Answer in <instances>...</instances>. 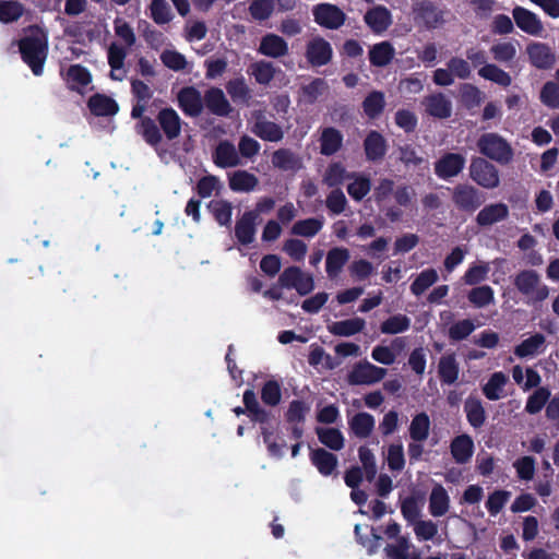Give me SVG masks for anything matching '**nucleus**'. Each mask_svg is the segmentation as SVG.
Wrapping results in <instances>:
<instances>
[{
	"instance_id": "1",
	"label": "nucleus",
	"mask_w": 559,
	"mask_h": 559,
	"mask_svg": "<svg viewBox=\"0 0 559 559\" xmlns=\"http://www.w3.org/2000/svg\"><path fill=\"white\" fill-rule=\"evenodd\" d=\"M21 59L28 66L35 76L44 73V67L48 57V36L40 31L36 35H26L17 41Z\"/></svg>"
},
{
	"instance_id": "2",
	"label": "nucleus",
	"mask_w": 559,
	"mask_h": 559,
	"mask_svg": "<svg viewBox=\"0 0 559 559\" xmlns=\"http://www.w3.org/2000/svg\"><path fill=\"white\" fill-rule=\"evenodd\" d=\"M413 19L416 26L433 31L443 27L451 15V11L435 0H419L413 4Z\"/></svg>"
},
{
	"instance_id": "3",
	"label": "nucleus",
	"mask_w": 559,
	"mask_h": 559,
	"mask_svg": "<svg viewBox=\"0 0 559 559\" xmlns=\"http://www.w3.org/2000/svg\"><path fill=\"white\" fill-rule=\"evenodd\" d=\"M513 285L532 305L540 304L549 296V287L542 283L540 276L535 270L520 271L514 276Z\"/></svg>"
},
{
	"instance_id": "4",
	"label": "nucleus",
	"mask_w": 559,
	"mask_h": 559,
	"mask_svg": "<svg viewBox=\"0 0 559 559\" xmlns=\"http://www.w3.org/2000/svg\"><path fill=\"white\" fill-rule=\"evenodd\" d=\"M476 146L481 155L500 165H507L513 159L512 146L498 133L487 132L481 134L476 142Z\"/></svg>"
},
{
	"instance_id": "5",
	"label": "nucleus",
	"mask_w": 559,
	"mask_h": 559,
	"mask_svg": "<svg viewBox=\"0 0 559 559\" xmlns=\"http://www.w3.org/2000/svg\"><path fill=\"white\" fill-rule=\"evenodd\" d=\"M146 109L147 103L136 100L131 109V118L138 120L135 123V132L142 136L146 144L157 148L162 143V133L156 121L144 115Z\"/></svg>"
},
{
	"instance_id": "6",
	"label": "nucleus",
	"mask_w": 559,
	"mask_h": 559,
	"mask_svg": "<svg viewBox=\"0 0 559 559\" xmlns=\"http://www.w3.org/2000/svg\"><path fill=\"white\" fill-rule=\"evenodd\" d=\"M454 206L464 213L473 214L486 201V194L471 183H457L451 190Z\"/></svg>"
},
{
	"instance_id": "7",
	"label": "nucleus",
	"mask_w": 559,
	"mask_h": 559,
	"mask_svg": "<svg viewBox=\"0 0 559 559\" xmlns=\"http://www.w3.org/2000/svg\"><path fill=\"white\" fill-rule=\"evenodd\" d=\"M468 170L469 178L484 189L493 190L500 186L499 169L484 157H473Z\"/></svg>"
},
{
	"instance_id": "8",
	"label": "nucleus",
	"mask_w": 559,
	"mask_h": 559,
	"mask_svg": "<svg viewBox=\"0 0 559 559\" xmlns=\"http://www.w3.org/2000/svg\"><path fill=\"white\" fill-rule=\"evenodd\" d=\"M305 57L312 68H320L332 61L333 48L326 39L317 36L307 43Z\"/></svg>"
},
{
	"instance_id": "9",
	"label": "nucleus",
	"mask_w": 559,
	"mask_h": 559,
	"mask_svg": "<svg viewBox=\"0 0 559 559\" xmlns=\"http://www.w3.org/2000/svg\"><path fill=\"white\" fill-rule=\"evenodd\" d=\"M313 20L328 29H338L346 21V14L335 4L319 3L312 9Z\"/></svg>"
},
{
	"instance_id": "10",
	"label": "nucleus",
	"mask_w": 559,
	"mask_h": 559,
	"mask_svg": "<svg viewBox=\"0 0 559 559\" xmlns=\"http://www.w3.org/2000/svg\"><path fill=\"white\" fill-rule=\"evenodd\" d=\"M466 164V158L460 153L445 152L435 162V174L439 179L449 180L459 176Z\"/></svg>"
},
{
	"instance_id": "11",
	"label": "nucleus",
	"mask_w": 559,
	"mask_h": 559,
	"mask_svg": "<svg viewBox=\"0 0 559 559\" xmlns=\"http://www.w3.org/2000/svg\"><path fill=\"white\" fill-rule=\"evenodd\" d=\"M386 374L384 368L372 365L369 361L357 362L347 376L352 385L373 384L381 381Z\"/></svg>"
},
{
	"instance_id": "12",
	"label": "nucleus",
	"mask_w": 559,
	"mask_h": 559,
	"mask_svg": "<svg viewBox=\"0 0 559 559\" xmlns=\"http://www.w3.org/2000/svg\"><path fill=\"white\" fill-rule=\"evenodd\" d=\"M156 123L168 141H174L181 134L183 121L173 107L162 108L156 115Z\"/></svg>"
},
{
	"instance_id": "13",
	"label": "nucleus",
	"mask_w": 559,
	"mask_h": 559,
	"mask_svg": "<svg viewBox=\"0 0 559 559\" xmlns=\"http://www.w3.org/2000/svg\"><path fill=\"white\" fill-rule=\"evenodd\" d=\"M251 132L267 142H280L284 138L282 127L274 121L267 120L262 111H255L253 114Z\"/></svg>"
},
{
	"instance_id": "14",
	"label": "nucleus",
	"mask_w": 559,
	"mask_h": 559,
	"mask_svg": "<svg viewBox=\"0 0 559 559\" xmlns=\"http://www.w3.org/2000/svg\"><path fill=\"white\" fill-rule=\"evenodd\" d=\"M512 16L515 25L525 34L537 37L544 32V25L539 16L524 7L515 5L512 10Z\"/></svg>"
},
{
	"instance_id": "15",
	"label": "nucleus",
	"mask_w": 559,
	"mask_h": 559,
	"mask_svg": "<svg viewBox=\"0 0 559 559\" xmlns=\"http://www.w3.org/2000/svg\"><path fill=\"white\" fill-rule=\"evenodd\" d=\"M177 100L179 108L189 117H199L204 109V96L202 97L194 86L182 87L177 95Z\"/></svg>"
},
{
	"instance_id": "16",
	"label": "nucleus",
	"mask_w": 559,
	"mask_h": 559,
	"mask_svg": "<svg viewBox=\"0 0 559 559\" xmlns=\"http://www.w3.org/2000/svg\"><path fill=\"white\" fill-rule=\"evenodd\" d=\"M526 53L533 67L539 70H548L556 63V55L545 43L534 41L527 45Z\"/></svg>"
},
{
	"instance_id": "17",
	"label": "nucleus",
	"mask_w": 559,
	"mask_h": 559,
	"mask_svg": "<svg viewBox=\"0 0 559 559\" xmlns=\"http://www.w3.org/2000/svg\"><path fill=\"white\" fill-rule=\"evenodd\" d=\"M366 159L371 163L381 162L388 152V141L377 130H370L362 142Z\"/></svg>"
},
{
	"instance_id": "18",
	"label": "nucleus",
	"mask_w": 559,
	"mask_h": 559,
	"mask_svg": "<svg viewBox=\"0 0 559 559\" xmlns=\"http://www.w3.org/2000/svg\"><path fill=\"white\" fill-rule=\"evenodd\" d=\"M364 22L373 34L380 35L391 26L392 14L386 7L378 4L367 10Z\"/></svg>"
},
{
	"instance_id": "19",
	"label": "nucleus",
	"mask_w": 559,
	"mask_h": 559,
	"mask_svg": "<svg viewBox=\"0 0 559 559\" xmlns=\"http://www.w3.org/2000/svg\"><path fill=\"white\" fill-rule=\"evenodd\" d=\"M257 214L254 212H245L236 222L235 237L242 246H249L254 241L257 225Z\"/></svg>"
},
{
	"instance_id": "20",
	"label": "nucleus",
	"mask_w": 559,
	"mask_h": 559,
	"mask_svg": "<svg viewBox=\"0 0 559 559\" xmlns=\"http://www.w3.org/2000/svg\"><path fill=\"white\" fill-rule=\"evenodd\" d=\"M509 217V207L498 202L485 205L476 215L475 222L479 227H488Z\"/></svg>"
},
{
	"instance_id": "21",
	"label": "nucleus",
	"mask_w": 559,
	"mask_h": 559,
	"mask_svg": "<svg viewBox=\"0 0 559 559\" xmlns=\"http://www.w3.org/2000/svg\"><path fill=\"white\" fill-rule=\"evenodd\" d=\"M203 102L207 110L218 117H227L233 110L224 92L218 87H210L206 90Z\"/></svg>"
},
{
	"instance_id": "22",
	"label": "nucleus",
	"mask_w": 559,
	"mask_h": 559,
	"mask_svg": "<svg viewBox=\"0 0 559 559\" xmlns=\"http://www.w3.org/2000/svg\"><path fill=\"white\" fill-rule=\"evenodd\" d=\"M212 158L219 168H230L241 164L235 145L228 140H223L216 145Z\"/></svg>"
},
{
	"instance_id": "23",
	"label": "nucleus",
	"mask_w": 559,
	"mask_h": 559,
	"mask_svg": "<svg viewBox=\"0 0 559 559\" xmlns=\"http://www.w3.org/2000/svg\"><path fill=\"white\" fill-rule=\"evenodd\" d=\"M258 52L270 58H281L288 53V44L280 35L267 33L261 40Z\"/></svg>"
},
{
	"instance_id": "24",
	"label": "nucleus",
	"mask_w": 559,
	"mask_h": 559,
	"mask_svg": "<svg viewBox=\"0 0 559 559\" xmlns=\"http://www.w3.org/2000/svg\"><path fill=\"white\" fill-rule=\"evenodd\" d=\"M242 401L247 411V416L252 423L264 425L271 421V412L260 406L257 395L252 389H248L243 392Z\"/></svg>"
},
{
	"instance_id": "25",
	"label": "nucleus",
	"mask_w": 559,
	"mask_h": 559,
	"mask_svg": "<svg viewBox=\"0 0 559 559\" xmlns=\"http://www.w3.org/2000/svg\"><path fill=\"white\" fill-rule=\"evenodd\" d=\"M349 258L350 254L347 248L334 247L330 249L325 258V272L328 277L331 280L337 277Z\"/></svg>"
},
{
	"instance_id": "26",
	"label": "nucleus",
	"mask_w": 559,
	"mask_h": 559,
	"mask_svg": "<svg viewBox=\"0 0 559 559\" xmlns=\"http://www.w3.org/2000/svg\"><path fill=\"white\" fill-rule=\"evenodd\" d=\"M87 107L97 117L115 116L119 110V105L112 97L99 93L88 98Z\"/></svg>"
},
{
	"instance_id": "27",
	"label": "nucleus",
	"mask_w": 559,
	"mask_h": 559,
	"mask_svg": "<svg viewBox=\"0 0 559 559\" xmlns=\"http://www.w3.org/2000/svg\"><path fill=\"white\" fill-rule=\"evenodd\" d=\"M310 461L322 476H330L337 467V456L323 448L311 450Z\"/></svg>"
},
{
	"instance_id": "28",
	"label": "nucleus",
	"mask_w": 559,
	"mask_h": 559,
	"mask_svg": "<svg viewBox=\"0 0 559 559\" xmlns=\"http://www.w3.org/2000/svg\"><path fill=\"white\" fill-rule=\"evenodd\" d=\"M127 50L122 46L112 43L108 48L107 59L110 67V78L115 81H122L126 78L124 60Z\"/></svg>"
},
{
	"instance_id": "29",
	"label": "nucleus",
	"mask_w": 559,
	"mask_h": 559,
	"mask_svg": "<svg viewBox=\"0 0 559 559\" xmlns=\"http://www.w3.org/2000/svg\"><path fill=\"white\" fill-rule=\"evenodd\" d=\"M429 513L435 518L447 514L450 509V496L441 484H435L429 496Z\"/></svg>"
},
{
	"instance_id": "30",
	"label": "nucleus",
	"mask_w": 559,
	"mask_h": 559,
	"mask_svg": "<svg viewBox=\"0 0 559 559\" xmlns=\"http://www.w3.org/2000/svg\"><path fill=\"white\" fill-rule=\"evenodd\" d=\"M424 105L429 116L438 119H447L452 114L451 102L441 93L429 95Z\"/></svg>"
},
{
	"instance_id": "31",
	"label": "nucleus",
	"mask_w": 559,
	"mask_h": 559,
	"mask_svg": "<svg viewBox=\"0 0 559 559\" xmlns=\"http://www.w3.org/2000/svg\"><path fill=\"white\" fill-rule=\"evenodd\" d=\"M368 56L371 66L377 68H384L389 66L394 59L395 48L392 43L384 40L371 46Z\"/></svg>"
},
{
	"instance_id": "32",
	"label": "nucleus",
	"mask_w": 559,
	"mask_h": 559,
	"mask_svg": "<svg viewBox=\"0 0 559 559\" xmlns=\"http://www.w3.org/2000/svg\"><path fill=\"white\" fill-rule=\"evenodd\" d=\"M460 366L454 353L441 356L438 364V376L442 384L451 385L459 379Z\"/></svg>"
},
{
	"instance_id": "33",
	"label": "nucleus",
	"mask_w": 559,
	"mask_h": 559,
	"mask_svg": "<svg viewBox=\"0 0 559 559\" xmlns=\"http://www.w3.org/2000/svg\"><path fill=\"white\" fill-rule=\"evenodd\" d=\"M452 457L457 464L467 463L474 453V442L468 435L456 436L450 444Z\"/></svg>"
},
{
	"instance_id": "34",
	"label": "nucleus",
	"mask_w": 559,
	"mask_h": 559,
	"mask_svg": "<svg viewBox=\"0 0 559 559\" xmlns=\"http://www.w3.org/2000/svg\"><path fill=\"white\" fill-rule=\"evenodd\" d=\"M319 142L320 153L324 156H332L341 150L343 134L334 127H326L322 130Z\"/></svg>"
},
{
	"instance_id": "35",
	"label": "nucleus",
	"mask_w": 559,
	"mask_h": 559,
	"mask_svg": "<svg viewBox=\"0 0 559 559\" xmlns=\"http://www.w3.org/2000/svg\"><path fill=\"white\" fill-rule=\"evenodd\" d=\"M348 179L353 180L346 188L348 195L356 202L362 201L371 190V179L359 173H350Z\"/></svg>"
},
{
	"instance_id": "36",
	"label": "nucleus",
	"mask_w": 559,
	"mask_h": 559,
	"mask_svg": "<svg viewBox=\"0 0 559 559\" xmlns=\"http://www.w3.org/2000/svg\"><path fill=\"white\" fill-rule=\"evenodd\" d=\"M258 183L257 176L247 170H236L228 176V185L234 192L253 191Z\"/></svg>"
},
{
	"instance_id": "37",
	"label": "nucleus",
	"mask_w": 559,
	"mask_h": 559,
	"mask_svg": "<svg viewBox=\"0 0 559 559\" xmlns=\"http://www.w3.org/2000/svg\"><path fill=\"white\" fill-rule=\"evenodd\" d=\"M374 417L366 412L355 414L348 421L350 431L359 439L368 438L374 429Z\"/></svg>"
},
{
	"instance_id": "38",
	"label": "nucleus",
	"mask_w": 559,
	"mask_h": 559,
	"mask_svg": "<svg viewBox=\"0 0 559 559\" xmlns=\"http://www.w3.org/2000/svg\"><path fill=\"white\" fill-rule=\"evenodd\" d=\"M464 412L468 424L473 428H480L485 424L486 412L479 399L468 396L464 403Z\"/></svg>"
},
{
	"instance_id": "39",
	"label": "nucleus",
	"mask_w": 559,
	"mask_h": 559,
	"mask_svg": "<svg viewBox=\"0 0 559 559\" xmlns=\"http://www.w3.org/2000/svg\"><path fill=\"white\" fill-rule=\"evenodd\" d=\"M207 209L219 226L230 227L233 217V204L228 200H212Z\"/></svg>"
},
{
	"instance_id": "40",
	"label": "nucleus",
	"mask_w": 559,
	"mask_h": 559,
	"mask_svg": "<svg viewBox=\"0 0 559 559\" xmlns=\"http://www.w3.org/2000/svg\"><path fill=\"white\" fill-rule=\"evenodd\" d=\"M366 325L362 318H353L343 321H336L329 326V331L336 336H352L360 333Z\"/></svg>"
},
{
	"instance_id": "41",
	"label": "nucleus",
	"mask_w": 559,
	"mask_h": 559,
	"mask_svg": "<svg viewBox=\"0 0 559 559\" xmlns=\"http://www.w3.org/2000/svg\"><path fill=\"white\" fill-rule=\"evenodd\" d=\"M362 110L369 119L378 118L385 108V98L383 92L372 91L362 102Z\"/></svg>"
},
{
	"instance_id": "42",
	"label": "nucleus",
	"mask_w": 559,
	"mask_h": 559,
	"mask_svg": "<svg viewBox=\"0 0 559 559\" xmlns=\"http://www.w3.org/2000/svg\"><path fill=\"white\" fill-rule=\"evenodd\" d=\"M546 338L542 333H535L515 346L514 355L519 358L534 356L540 352V348L544 346Z\"/></svg>"
},
{
	"instance_id": "43",
	"label": "nucleus",
	"mask_w": 559,
	"mask_h": 559,
	"mask_svg": "<svg viewBox=\"0 0 559 559\" xmlns=\"http://www.w3.org/2000/svg\"><path fill=\"white\" fill-rule=\"evenodd\" d=\"M430 430V419L427 413L421 412L415 415L409 425V437L413 441L424 442Z\"/></svg>"
},
{
	"instance_id": "44",
	"label": "nucleus",
	"mask_w": 559,
	"mask_h": 559,
	"mask_svg": "<svg viewBox=\"0 0 559 559\" xmlns=\"http://www.w3.org/2000/svg\"><path fill=\"white\" fill-rule=\"evenodd\" d=\"M478 75L503 87H508L512 83L511 75L495 63L479 68Z\"/></svg>"
},
{
	"instance_id": "45",
	"label": "nucleus",
	"mask_w": 559,
	"mask_h": 559,
	"mask_svg": "<svg viewBox=\"0 0 559 559\" xmlns=\"http://www.w3.org/2000/svg\"><path fill=\"white\" fill-rule=\"evenodd\" d=\"M323 217H310L297 221L292 227V234L300 237L312 238L323 227Z\"/></svg>"
},
{
	"instance_id": "46",
	"label": "nucleus",
	"mask_w": 559,
	"mask_h": 559,
	"mask_svg": "<svg viewBox=\"0 0 559 559\" xmlns=\"http://www.w3.org/2000/svg\"><path fill=\"white\" fill-rule=\"evenodd\" d=\"M508 377L501 372H493L487 383L483 386V393L489 401H497L502 397L503 388Z\"/></svg>"
},
{
	"instance_id": "47",
	"label": "nucleus",
	"mask_w": 559,
	"mask_h": 559,
	"mask_svg": "<svg viewBox=\"0 0 559 559\" xmlns=\"http://www.w3.org/2000/svg\"><path fill=\"white\" fill-rule=\"evenodd\" d=\"M319 441L333 451H340L344 448V436L337 428H317Z\"/></svg>"
},
{
	"instance_id": "48",
	"label": "nucleus",
	"mask_w": 559,
	"mask_h": 559,
	"mask_svg": "<svg viewBox=\"0 0 559 559\" xmlns=\"http://www.w3.org/2000/svg\"><path fill=\"white\" fill-rule=\"evenodd\" d=\"M361 531L362 526L360 524H356L354 533L357 543L366 548L369 556L377 554L380 548L382 537L374 532L373 527H370V535L362 534Z\"/></svg>"
},
{
	"instance_id": "49",
	"label": "nucleus",
	"mask_w": 559,
	"mask_h": 559,
	"mask_svg": "<svg viewBox=\"0 0 559 559\" xmlns=\"http://www.w3.org/2000/svg\"><path fill=\"white\" fill-rule=\"evenodd\" d=\"M467 299L475 308H485L495 302V292L489 285L476 286L468 292Z\"/></svg>"
},
{
	"instance_id": "50",
	"label": "nucleus",
	"mask_w": 559,
	"mask_h": 559,
	"mask_svg": "<svg viewBox=\"0 0 559 559\" xmlns=\"http://www.w3.org/2000/svg\"><path fill=\"white\" fill-rule=\"evenodd\" d=\"M438 272L430 267L421 271L411 284V292L415 296L423 295L430 286L438 282Z\"/></svg>"
},
{
	"instance_id": "51",
	"label": "nucleus",
	"mask_w": 559,
	"mask_h": 559,
	"mask_svg": "<svg viewBox=\"0 0 559 559\" xmlns=\"http://www.w3.org/2000/svg\"><path fill=\"white\" fill-rule=\"evenodd\" d=\"M272 164L281 170H294L299 166V158L288 148H278L272 154Z\"/></svg>"
},
{
	"instance_id": "52",
	"label": "nucleus",
	"mask_w": 559,
	"mask_h": 559,
	"mask_svg": "<svg viewBox=\"0 0 559 559\" xmlns=\"http://www.w3.org/2000/svg\"><path fill=\"white\" fill-rule=\"evenodd\" d=\"M411 326V319L402 313L389 317L380 324L383 334H399L407 331Z\"/></svg>"
},
{
	"instance_id": "53",
	"label": "nucleus",
	"mask_w": 559,
	"mask_h": 559,
	"mask_svg": "<svg viewBox=\"0 0 559 559\" xmlns=\"http://www.w3.org/2000/svg\"><path fill=\"white\" fill-rule=\"evenodd\" d=\"M324 79L316 78L309 84L300 87V94L305 103L312 105L328 90Z\"/></svg>"
},
{
	"instance_id": "54",
	"label": "nucleus",
	"mask_w": 559,
	"mask_h": 559,
	"mask_svg": "<svg viewBox=\"0 0 559 559\" xmlns=\"http://www.w3.org/2000/svg\"><path fill=\"white\" fill-rule=\"evenodd\" d=\"M24 14V5L16 0L0 1V22L9 24L17 21Z\"/></svg>"
},
{
	"instance_id": "55",
	"label": "nucleus",
	"mask_w": 559,
	"mask_h": 559,
	"mask_svg": "<svg viewBox=\"0 0 559 559\" xmlns=\"http://www.w3.org/2000/svg\"><path fill=\"white\" fill-rule=\"evenodd\" d=\"M349 174L342 163L335 162L328 166L323 181L331 188H337L345 179H348Z\"/></svg>"
},
{
	"instance_id": "56",
	"label": "nucleus",
	"mask_w": 559,
	"mask_h": 559,
	"mask_svg": "<svg viewBox=\"0 0 559 559\" xmlns=\"http://www.w3.org/2000/svg\"><path fill=\"white\" fill-rule=\"evenodd\" d=\"M550 397V391L547 388L540 386L531 394L526 401L525 412L534 415L539 413L546 405Z\"/></svg>"
},
{
	"instance_id": "57",
	"label": "nucleus",
	"mask_w": 559,
	"mask_h": 559,
	"mask_svg": "<svg viewBox=\"0 0 559 559\" xmlns=\"http://www.w3.org/2000/svg\"><path fill=\"white\" fill-rule=\"evenodd\" d=\"M262 402L271 407L277 406L282 400V388L276 380H267L261 389Z\"/></svg>"
},
{
	"instance_id": "58",
	"label": "nucleus",
	"mask_w": 559,
	"mask_h": 559,
	"mask_svg": "<svg viewBox=\"0 0 559 559\" xmlns=\"http://www.w3.org/2000/svg\"><path fill=\"white\" fill-rule=\"evenodd\" d=\"M310 411V406L301 400H293L285 414L288 424H304L306 416Z\"/></svg>"
},
{
	"instance_id": "59",
	"label": "nucleus",
	"mask_w": 559,
	"mask_h": 559,
	"mask_svg": "<svg viewBox=\"0 0 559 559\" xmlns=\"http://www.w3.org/2000/svg\"><path fill=\"white\" fill-rule=\"evenodd\" d=\"M388 467L391 472H401L405 467V455L402 443H392L388 448Z\"/></svg>"
},
{
	"instance_id": "60",
	"label": "nucleus",
	"mask_w": 559,
	"mask_h": 559,
	"mask_svg": "<svg viewBox=\"0 0 559 559\" xmlns=\"http://www.w3.org/2000/svg\"><path fill=\"white\" fill-rule=\"evenodd\" d=\"M251 74L257 83L267 85L275 76V68L270 61H258L251 66Z\"/></svg>"
},
{
	"instance_id": "61",
	"label": "nucleus",
	"mask_w": 559,
	"mask_h": 559,
	"mask_svg": "<svg viewBox=\"0 0 559 559\" xmlns=\"http://www.w3.org/2000/svg\"><path fill=\"white\" fill-rule=\"evenodd\" d=\"M476 329L471 319H463L454 322L449 328V338L454 342H460L467 338Z\"/></svg>"
},
{
	"instance_id": "62",
	"label": "nucleus",
	"mask_w": 559,
	"mask_h": 559,
	"mask_svg": "<svg viewBox=\"0 0 559 559\" xmlns=\"http://www.w3.org/2000/svg\"><path fill=\"white\" fill-rule=\"evenodd\" d=\"M226 91L234 102H246L250 98V88L242 76L229 80L226 84Z\"/></svg>"
},
{
	"instance_id": "63",
	"label": "nucleus",
	"mask_w": 559,
	"mask_h": 559,
	"mask_svg": "<svg viewBox=\"0 0 559 559\" xmlns=\"http://www.w3.org/2000/svg\"><path fill=\"white\" fill-rule=\"evenodd\" d=\"M409 540L406 536L396 538V544H388L384 552L390 559H409Z\"/></svg>"
},
{
	"instance_id": "64",
	"label": "nucleus",
	"mask_w": 559,
	"mask_h": 559,
	"mask_svg": "<svg viewBox=\"0 0 559 559\" xmlns=\"http://www.w3.org/2000/svg\"><path fill=\"white\" fill-rule=\"evenodd\" d=\"M540 102L549 108H559V86L549 81L544 84L540 91Z\"/></svg>"
}]
</instances>
